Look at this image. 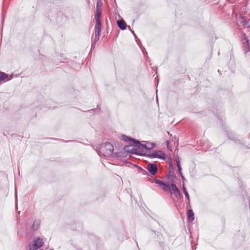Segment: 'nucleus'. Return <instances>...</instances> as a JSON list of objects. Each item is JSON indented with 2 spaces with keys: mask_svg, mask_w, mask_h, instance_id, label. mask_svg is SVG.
Wrapping results in <instances>:
<instances>
[{
  "mask_svg": "<svg viewBox=\"0 0 250 250\" xmlns=\"http://www.w3.org/2000/svg\"><path fill=\"white\" fill-rule=\"evenodd\" d=\"M97 152L99 155L109 157L113 154V146L108 142L103 143L97 147Z\"/></svg>",
  "mask_w": 250,
  "mask_h": 250,
  "instance_id": "f257e3e1",
  "label": "nucleus"
},
{
  "mask_svg": "<svg viewBox=\"0 0 250 250\" xmlns=\"http://www.w3.org/2000/svg\"><path fill=\"white\" fill-rule=\"evenodd\" d=\"M147 156L150 158H158L163 160H166L167 158L165 153L160 150L149 152Z\"/></svg>",
  "mask_w": 250,
  "mask_h": 250,
  "instance_id": "f03ea898",
  "label": "nucleus"
},
{
  "mask_svg": "<svg viewBox=\"0 0 250 250\" xmlns=\"http://www.w3.org/2000/svg\"><path fill=\"white\" fill-rule=\"evenodd\" d=\"M43 245V240L40 238H37L34 240L32 244L29 245V250H36L42 247Z\"/></svg>",
  "mask_w": 250,
  "mask_h": 250,
  "instance_id": "7ed1b4c3",
  "label": "nucleus"
},
{
  "mask_svg": "<svg viewBox=\"0 0 250 250\" xmlns=\"http://www.w3.org/2000/svg\"><path fill=\"white\" fill-rule=\"evenodd\" d=\"M122 137L125 141H126L127 140L133 142L134 144H136V146H137L138 147H142L143 148H145L146 149H150V148L148 146H147L146 144H142L140 143V141L138 140H136L134 139H133L132 138H129L127 136L125 135H123L122 136Z\"/></svg>",
  "mask_w": 250,
  "mask_h": 250,
  "instance_id": "20e7f679",
  "label": "nucleus"
},
{
  "mask_svg": "<svg viewBox=\"0 0 250 250\" xmlns=\"http://www.w3.org/2000/svg\"><path fill=\"white\" fill-rule=\"evenodd\" d=\"M147 169L153 175H155L158 172L157 166L154 163H148L147 165Z\"/></svg>",
  "mask_w": 250,
  "mask_h": 250,
  "instance_id": "39448f33",
  "label": "nucleus"
},
{
  "mask_svg": "<svg viewBox=\"0 0 250 250\" xmlns=\"http://www.w3.org/2000/svg\"><path fill=\"white\" fill-rule=\"evenodd\" d=\"M250 41L247 38H245L243 40V48L245 51V53H247L250 51Z\"/></svg>",
  "mask_w": 250,
  "mask_h": 250,
  "instance_id": "423d86ee",
  "label": "nucleus"
},
{
  "mask_svg": "<svg viewBox=\"0 0 250 250\" xmlns=\"http://www.w3.org/2000/svg\"><path fill=\"white\" fill-rule=\"evenodd\" d=\"M117 25L119 28L121 30H125L126 28V24L125 21L122 19H120L117 21Z\"/></svg>",
  "mask_w": 250,
  "mask_h": 250,
  "instance_id": "0eeeda50",
  "label": "nucleus"
},
{
  "mask_svg": "<svg viewBox=\"0 0 250 250\" xmlns=\"http://www.w3.org/2000/svg\"><path fill=\"white\" fill-rule=\"evenodd\" d=\"M239 20L240 22L243 24L245 28L250 27V20H249V21H247V20L244 17H241L240 18Z\"/></svg>",
  "mask_w": 250,
  "mask_h": 250,
  "instance_id": "6e6552de",
  "label": "nucleus"
},
{
  "mask_svg": "<svg viewBox=\"0 0 250 250\" xmlns=\"http://www.w3.org/2000/svg\"><path fill=\"white\" fill-rule=\"evenodd\" d=\"M172 190L174 195L176 197H178L180 195V191L175 184H171V190Z\"/></svg>",
  "mask_w": 250,
  "mask_h": 250,
  "instance_id": "1a4fd4ad",
  "label": "nucleus"
},
{
  "mask_svg": "<svg viewBox=\"0 0 250 250\" xmlns=\"http://www.w3.org/2000/svg\"><path fill=\"white\" fill-rule=\"evenodd\" d=\"M40 224L41 221L39 219L35 220L31 227L32 230L34 231L37 230L39 228Z\"/></svg>",
  "mask_w": 250,
  "mask_h": 250,
  "instance_id": "9d476101",
  "label": "nucleus"
},
{
  "mask_svg": "<svg viewBox=\"0 0 250 250\" xmlns=\"http://www.w3.org/2000/svg\"><path fill=\"white\" fill-rule=\"evenodd\" d=\"M95 33L101 34V23L100 20H96L95 25Z\"/></svg>",
  "mask_w": 250,
  "mask_h": 250,
  "instance_id": "9b49d317",
  "label": "nucleus"
},
{
  "mask_svg": "<svg viewBox=\"0 0 250 250\" xmlns=\"http://www.w3.org/2000/svg\"><path fill=\"white\" fill-rule=\"evenodd\" d=\"M124 149L127 152H131L133 154L136 153L135 152L136 149L132 147V146L130 145L125 146L124 147Z\"/></svg>",
  "mask_w": 250,
  "mask_h": 250,
  "instance_id": "f8f14e48",
  "label": "nucleus"
},
{
  "mask_svg": "<svg viewBox=\"0 0 250 250\" xmlns=\"http://www.w3.org/2000/svg\"><path fill=\"white\" fill-rule=\"evenodd\" d=\"M188 217L189 221L192 222L194 220V214L191 209H189L188 211Z\"/></svg>",
  "mask_w": 250,
  "mask_h": 250,
  "instance_id": "ddd939ff",
  "label": "nucleus"
},
{
  "mask_svg": "<svg viewBox=\"0 0 250 250\" xmlns=\"http://www.w3.org/2000/svg\"><path fill=\"white\" fill-rule=\"evenodd\" d=\"M182 189H183V190L184 191V193L185 194V197L188 200V204H189V201H190L189 196V194H188V191L187 190V189H186L185 186H184V185H183Z\"/></svg>",
  "mask_w": 250,
  "mask_h": 250,
  "instance_id": "4468645a",
  "label": "nucleus"
},
{
  "mask_svg": "<svg viewBox=\"0 0 250 250\" xmlns=\"http://www.w3.org/2000/svg\"><path fill=\"white\" fill-rule=\"evenodd\" d=\"M102 1L101 0H98L96 3V10H101L102 6Z\"/></svg>",
  "mask_w": 250,
  "mask_h": 250,
  "instance_id": "2eb2a0df",
  "label": "nucleus"
},
{
  "mask_svg": "<svg viewBox=\"0 0 250 250\" xmlns=\"http://www.w3.org/2000/svg\"><path fill=\"white\" fill-rule=\"evenodd\" d=\"M162 188L166 191H171V186L165 183V185L162 187Z\"/></svg>",
  "mask_w": 250,
  "mask_h": 250,
  "instance_id": "dca6fc26",
  "label": "nucleus"
},
{
  "mask_svg": "<svg viewBox=\"0 0 250 250\" xmlns=\"http://www.w3.org/2000/svg\"><path fill=\"white\" fill-rule=\"evenodd\" d=\"M8 77V75L7 74H5L4 72H0V81L7 78Z\"/></svg>",
  "mask_w": 250,
  "mask_h": 250,
  "instance_id": "f3484780",
  "label": "nucleus"
},
{
  "mask_svg": "<svg viewBox=\"0 0 250 250\" xmlns=\"http://www.w3.org/2000/svg\"><path fill=\"white\" fill-rule=\"evenodd\" d=\"M176 162L178 171H182V167L180 165V161L179 158H176Z\"/></svg>",
  "mask_w": 250,
  "mask_h": 250,
  "instance_id": "a211bd4d",
  "label": "nucleus"
},
{
  "mask_svg": "<svg viewBox=\"0 0 250 250\" xmlns=\"http://www.w3.org/2000/svg\"><path fill=\"white\" fill-rule=\"evenodd\" d=\"M101 14H102V12H101V10H98V11L96 10V14L95 17L96 21L98 20H100V18L101 16Z\"/></svg>",
  "mask_w": 250,
  "mask_h": 250,
  "instance_id": "6ab92c4d",
  "label": "nucleus"
},
{
  "mask_svg": "<svg viewBox=\"0 0 250 250\" xmlns=\"http://www.w3.org/2000/svg\"><path fill=\"white\" fill-rule=\"evenodd\" d=\"M128 28L129 29V30L131 31V33H132V34H133L135 39H136V42L139 43V42H140L139 40L137 38V36H136L134 32L133 31H131V29H130V28L129 26H128Z\"/></svg>",
  "mask_w": 250,
  "mask_h": 250,
  "instance_id": "aec40b11",
  "label": "nucleus"
},
{
  "mask_svg": "<svg viewBox=\"0 0 250 250\" xmlns=\"http://www.w3.org/2000/svg\"><path fill=\"white\" fill-rule=\"evenodd\" d=\"M101 34L95 33L94 43H95L99 40V37Z\"/></svg>",
  "mask_w": 250,
  "mask_h": 250,
  "instance_id": "412c9836",
  "label": "nucleus"
},
{
  "mask_svg": "<svg viewBox=\"0 0 250 250\" xmlns=\"http://www.w3.org/2000/svg\"><path fill=\"white\" fill-rule=\"evenodd\" d=\"M228 137L230 139V140H233L236 143H240V142L239 140L236 139V140H235L234 138V137H230V135H228Z\"/></svg>",
  "mask_w": 250,
  "mask_h": 250,
  "instance_id": "4be33fe9",
  "label": "nucleus"
},
{
  "mask_svg": "<svg viewBox=\"0 0 250 250\" xmlns=\"http://www.w3.org/2000/svg\"><path fill=\"white\" fill-rule=\"evenodd\" d=\"M149 148H150V149L152 148H154L156 146V145L154 143H150L149 144Z\"/></svg>",
  "mask_w": 250,
  "mask_h": 250,
  "instance_id": "5701e85b",
  "label": "nucleus"
},
{
  "mask_svg": "<svg viewBox=\"0 0 250 250\" xmlns=\"http://www.w3.org/2000/svg\"><path fill=\"white\" fill-rule=\"evenodd\" d=\"M165 184V183L162 181H161V182L159 183V186L161 187H163Z\"/></svg>",
  "mask_w": 250,
  "mask_h": 250,
  "instance_id": "b1692460",
  "label": "nucleus"
},
{
  "mask_svg": "<svg viewBox=\"0 0 250 250\" xmlns=\"http://www.w3.org/2000/svg\"><path fill=\"white\" fill-rule=\"evenodd\" d=\"M165 184V183L162 181H161V182L159 183V186L161 187H163Z\"/></svg>",
  "mask_w": 250,
  "mask_h": 250,
  "instance_id": "393cba45",
  "label": "nucleus"
},
{
  "mask_svg": "<svg viewBox=\"0 0 250 250\" xmlns=\"http://www.w3.org/2000/svg\"><path fill=\"white\" fill-rule=\"evenodd\" d=\"M165 184V183L162 181H161V182L159 183V186L161 187H163Z\"/></svg>",
  "mask_w": 250,
  "mask_h": 250,
  "instance_id": "a878e982",
  "label": "nucleus"
},
{
  "mask_svg": "<svg viewBox=\"0 0 250 250\" xmlns=\"http://www.w3.org/2000/svg\"><path fill=\"white\" fill-rule=\"evenodd\" d=\"M161 180H159V179H155V183L156 184H158L159 185V183L161 182Z\"/></svg>",
  "mask_w": 250,
  "mask_h": 250,
  "instance_id": "bb28decb",
  "label": "nucleus"
},
{
  "mask_svg": "<svg viewBox=\"0 0 250 250\" xmlns=\"http://www.w3.org/2000/svg\"><path fill=\"white\" fill-rule=\"evenodd\" d=\"M95 111V109H92L88 111V112H90V113H93Z\"/></svg>",
  "mask_w": 250,
  "mask_h": 250,
  "instance_id": "cd10ccee",
  "label": "nucleus"
},
{
  "mask_svg": "<svg viewBox=\"0 0 250 250\" xmlns=\"http://www.w3.org/2000/svg\"><path fill=\"white\" fill-rule=\"evenodd\" d=\"M178 173H179V175H180L181 177L183 176V173L182 172V171H178Z\"/></svg>",
  "mask_w": 250,
  "mask_h": 250,
  "instance_id": "c85d7f7f",
  "label": "nucleus"
},
{
  "mask_svg": "<svg viewBox=\"0 0 250 250\" xmlns=\"http://www.w3.org/2000/svg\"><path fill=\"white\" fill-rule=\"evenodd\" d=\"M181 178H182V180H183V181L186 180V179L184 176H181Z\"/></svg>",
  "mask_w": 250,
  "mask_h": 250,
  "instance_id": "c756f323",
  "label": "nucleus"
},
{
  "mask_svg": "<svg viewBox=\"0 0 250 250\" xmlns=\"http://www.w3.org/2000/svg\"><path fill=\"white\" fill-rule=\"evenodd\" d=\"M13 78V76L12 75H10V80L12 79Z\"/></svg>",
  "mask_w": 250,
  "mask_h": 250,
  "instance_id": "7c9ffc66",
  "label": "nucleus"
},
{
  "mask_svg": "<svg viewBox=\"0 0 250 250\" xmlns=\"http://www.w3.org/2000/svg\"><path fill=\"white\" fill-rule=\"evenodd\" d=\"M114 154H115L116 156H118V153H117V152H115V153H114Z\"/></svg>",
  "mask_w": 250,
  "mask_h": 250,
  "instance_id": "2f4dec72",
  "label": "nucleus"
},
{
  "mask_svg": "<svg viewBox=\"0 0 250 250\" xmlns=\"http://www.w3.org/2000/svg\"><path fill=\"white\" fill-rule=\"evenodd\" d=\"M72 141L71 140H68V141H66V142H71Z\"/></svg>",
  "mask_w": 250,
  "mask_h": 250,
  "instance_id": "473e14b6",
  "label": "nucleus"
}]
</instances>
